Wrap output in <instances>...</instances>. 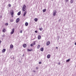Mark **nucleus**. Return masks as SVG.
Here are the masks:
<instances>
[{
  "label": "nucleus",
  "instance_id": "1",
  "mask_svg": "<svg viewBox=\"0 0 76 76\" xmlns=\"http://www.w3.org/2000/svg\"><path fill=\"white\" fill-rule=\"evenodd\" d=\"M26 5H24L23 6V7H22V10L23 12H25V11L26 10Z\"/></svg>",
  "mask_w": 76,
  "mask_h": 76
},
{
  "label": "nucleus",
  "instance_id": "2",
  "mask_svg": "<svg viewBox=\"0 0 76 76\" xmlns=\"http://www.w3.org/2000/svg\"><path fill=\"white\" fill-rule=\"evenodd\" d=\"M12 31L11 32V34H13V33H14V32L15 31V29L14 28H12Z\"/></svg>",
  "mask_w": 76,
  "mask_h": 76
},
{
  "label": "nucleus",
  "instance_id": "3",
  "mask_svg": "<svg viewBox=\"0 0 76 76\" xmlns=\"http://www.w3.org/2000/svg\"><path fill=\"white\" fill-rule=\"evenodd\" d=\"M57 13V11L56 10L53 13V16H56V13Z\"/></svg>",
  "mask_w": 76,
  "mask_h": 76
},
{
  "label": "nucleus",
  "instance_id": "4",
  "mask_svg": "<svg viewBox=\"0 0 76 76\" xmlns=\"http://www.w3.org/2000/svg\"><path fill=\"white\" fill-rule=\"evenodd\" d=\"M50 42L48 41L46 43V45H50Z\"/></svg>",
  "mask_w": 76,
  "mask_h": 76
},
{
  "label": "nucleus",
  "instance_id": "5",
  "mask_svg": "<svg viewBox=\"0 0 76 76\" xmlns=\"http://www.w3.org/2000/svg\"><path fill=\"white\" fill-rule=\"evenodd\" d=\"M13 48V45L11 44L10 45V48L12 49V48Z\"/></svg>",
  "mask_w": 76,
  "mask_h": 76
},
{
  "label": "nucleus",
  "instance_id": "6",
  "mask_svg": "<svg viewBox=\"0 0 76 76\" xmlns=\"http://www.w3.org/2000/svg\"><path fill=\"white\" fill-rule=\"evenodd\" d=\"M10 14L11 15H13V14H14V12L13 11V10L12 11V12H10Z\"/></svg>",
  "mask_w": 76,
  "mask_h": 76
},
{
  "label": "nucleus",
  "instance_id": "7",
  "mask_svg": "<svg viewBox=\"0 0 76 76\" xmlns=\"http://www.w3.org/2000/svg\"><path fill=\"white\" fill-rule=\"evenodd\" d=\"M51 56V55L50 54H48L47 56V58H50V57Z\"/></svg>",
  "mask_w": 76,
  "mask_h": 76
},
{
  "label": "nucleus",
  "instance_id": "8",
  "mask_svg": "<svg viewBox=\"0 0 76 76\" xmlns=\"http://www.w3.org/2000/svg\"><path fill=\"white\" fill-rule=\"evenodd\" d=\"M27 13V12L26 11H25L24 13V14L23 15V16L24 17L25 16V15H26V13Z\"/></svg>",
  "mask_w": 76,
  "mask_h": 76
},
{
  "label": "nucleus",
  "instance_id": "9",
  "mask_svg": "<svg viewBox=\"0 0 76 76\" xmlns=\"http://www.w3.org/2000/svg\"><path fill=\"white\" fill-rule=\"evenodd\" d=\"M19 21V18H18L16 20V23H18Z\"/></svg>",
  "mask_w": 76,
  "mask_h": 76
},
{
  "label": "nucleus",
  "instance_id": "10",
  "mask_svg": "<svg viewBox=\"0 0 76 76\" xmlns=\"http://www.w3.org/2000/svg\"><path fill=\"white\" fill-rule=\"evenodd\" d=\"M41 38V36L40 35H39L38 36V39H40Z\"/></svg>",
  "mask_w": 76,
  "mask_h": 76
},
{
  "label": "nucleus",
  "instance_id": "11",
  "mask_svg": "<svg viewBox=\"0 0 76 76\" xmlns=\"http://www.w3.org/2000/svg\"><path fill=\"white\" fill-rule=\"evenodd\" d=\"M23 46L24 48H25L26 47V44H24L23 45Z\"/></svg>",
  "mask_w": 76,
  "mask_h": 76
},
{
  "label": "nucleus",
  "instance_id": "12",
  "mask_svg": "<svg viewBox=\"0 0 76 76\" xmlns=\"http://www.w3.org/2000/svg\"><path fill=\"white\" fill-rule=\"evenodd\" d=\"M20 13H21V11H20L18 13V16H19V15H20Z\"/></svg>",
  "mask_w": 76,
  "mask_h": 76
},
{
  "label": "nucleus",
  "instance_id": "13",
  "mask_svg": "<svg viewBox=\"0 0 76 76\" xmlns=\"http://www.w3.org/2000/svg\"><path fill=\"white\" fill-rule=\"evenodd\" d=\"M6 51V49H4L2 50V53H4Z\"/></svg>",
  "mask_w": 76,
  "mask_h": 76
},
{
  "label": "nucleus",
  "instance_id": "14",
  "mask_svg": "<svg viewBox=\"0 0 76 76\" xmlns=\"http://www.w3.org/2000/svg\"><path fill=\"white\" fill-rule=\"evenodd\" d=\"M34 21L35 22H37L38 21V18H35L34 19Z\"/></svg>",
  "mask_w": 76,
  "mask_h": 76
},
{
  "label": "nucleus",
  "instance_id": "15",
  "mask_svg": "<svg viewBox=\"0 0 76 76\" xmlns=\"http://www.w3.org/2000/svg\"><path fill=\"white\" fill-rule=\"evenodd\" d=\"M44 50V48H41L40 49V51H43Z\"/></svg>",
  "mask_w": 76,
  "mask_h": 76
},
{
  "label": "nucleus",
  "instance_id": "16",
  "mask_svg": "<svg viewBox=\"0 0 76 76\" xmlns=\"http://www.w3.org/2000/svg\"><path fill=\"white\" fill-rule=\"evenodd\" d=\"M2 31L3 32H6V29L4 28L3 29Z\"/></svg>",
  "mask_w": 76,
  "mask_h": 76
},
{
  "label": "nucleus",
  "instance_id": "17",
  "mask_svg": "<svg viewBox=\"0 0 76 76\" xmlns=\"http://www.w3.org/2000/svg\"><path fill=\"white\" fill-rule=\"evenodd\" d=\"M27 51H32V49H28Z\"/></svg>",
  "mask_w": 76,
  "mask_h": 76
},
{
  "label": "nucleus",
  "instance_id": "18",
  "mask_svg": "<svg viewBox=\"0 0 76 76\" xmlns=\"http://www.w3.org/2000/svg\"><path fill=\"white\" fill-rule=\"evenodd\" d=\"M40 48V45H38L37 47V49H39V48Z\"/></svg>",
  "mask_w": 76,
  "mask_h": 76
},
{
  "label": "nucleus",
  "instance_id": "19",
  "mask_svg": "<svg viewBox=\"0 0 76 76\" xmlns=\"http://www.w3.org/2000/svg\"><path fill=\"white\" fill-rule=\"evenodd\" d=\"M25 25L26 26H28V23L27 22H26L25 23Z\"/></svg>",
  "mask_w": 76,
  "mask_h": 76
},
{
  "label": "nucleus",
  "instance_id": "20",
  "mask_svg": "<svg viewBox=\"0 0 76 76\" xmlns=\"http://www.w3.org/2000/svg\"><path fill=\"white\" fill-rule=\"evenodd\" d=\"M43 12H46V9L43 10Z\"/></svg>",
  "mask_w": 76,
  "mask_h": 76
},
{
  "label": "nucleus",
  "instance_id": "21",
  "mask_svg": "<svg viewBox=\"0 0 76 76\" xmlns=\"http://www.w3.org/2000/svg\"><path fill=\"white\" fill-rule=\"evenodd\" d=\"M40 31H42L43 30V29L42 28H39Z\"/></svg>",
  "mask_w": 76,
  "mask_h": 76
},
{
  "label": "nucleus",
  "instance_id": "22",
  "mask_svg": "<svg viewBox=\"0 0 76 76\" xmlns=\"http://www.w3.org/2000/svg\"><path fill=\"white\" fill-rule=\"evenodd\" d=\"M66 61V62H69L70 61V59H69L67 60Z\"/></svg>",
  "mask_w": 76,
  "mask_h": 76
},
{
  "label": "nucleus",
  "instance_id": "23",
  "mask_svg": "<svg viewBox=\"0 0 76 76\" xmlns=\"http://www.w3.org/2000/svg\"><path fill=\"white\" fill-rule=\"evenodd\" d=\"M71 3H73V0H71L70 1Z\"/></svg>",
  "mask_w": 76,
  "mask_h": 76
},
{
  "label": "nucleus",
  "instance_id": "24",
  "mask_svg": "<svg viewBox=\"0 0 76 76\" xmlns=\"http://www.w3.org/2000/svg\"><path fill=\"white\" fill-rule=\"evenodd\" d=\"M10 22H13V19L11 20H10Z\"/></svg>",
  "mask_w": 76,
  "mask_h": 76
},
{
  "label": "nucleus",
  "instance_id": "25",
  "mask_svg": "<svg viewBox=\"0 0 76 76\" xmlns=\"http://www.w3.org/2000/svg\"><path fill=\"white\" fill-rule=\"evenodd\" d=\"M33 45H34V44H31V47H33Z\"/></svg>",
  "mask_w": 76,
  "mask_h": 76
},
{
  "label": "nucleus",
  "instance_id": "26",
  "mask_svg": "<svg viewBox=\"0 0 76 76\" xmlns=\"http://www.w3.org/2000/svg\"><path fill=\"white\" fill-rule=\"evenodd\" d=\"M8 6H9V7H11V4H8Z\"/></svg>",
  "mask_w": 76,
  "mask_h": 76
},
{
  "label": "nucleus",
  "instance_id": "27",
  "mask_svg": "<svg viewBox=\"0 0 76 76\" xmlns=\"http://www.w3.org/2000/svg\"><path fill=\"white\" fill-rule=\"evenodd\" d=\"M34 45H35V44H36V43H35V41L34 42Z\"/></svg>",
  "mask_w": 76,
  "mask_h": 76
},
{
  "label": "nucleus",
  "instance_id": "28",
  "mask_svg": "<svg viewBox=\"0 0 76 76\" xmlns=\"http://www.w3.org/2000/svg\"><path fill=\"white\" fill-rule=\"evenodd\" d=\"M35 33H37L38 32V31H35Z\"/></svg>",
  "mask_w": 76,
  "mask_h": 76
},
{
  "label": "nucleus",
  "instance_id": "29",
  "mask_svg": "<svg viewBox=\"0 0 76 76\" xmlns=\"http://www.w3.org/2000/svg\"><path fill=\"white\" fill-rule=\"evenodd\" d=\"M5 25H6L7 26V25H8V23H6L5 24Z\"/></svg>",
  "mask_w": 76,
  "mask_h": 76
},
{
  "label": "nucleus",
  "instance_id": "30",
  "mask_svg": "<svg viewBox=\"0 0 76 76\" xmlns=\"http://www.w3.org/2000/svg\"><path fill=\"white\" fill-rule=\"evenodd\" d=\"M42 62H39V64H42Z\"/></svg>",
  "mask_w": 76,
  "mask_h": 76
},
{
  "label": "nucleus",
  "instance_id": "31",
  "mask_svg": "<svg viewBox=\"0 0 76 76\" xmlns=\"http://www.w3.org/2000/svg\"><path fill=\"white\" fill-rule=\"evenodd\" d=\"M69 1V0H66V2H67Z\"/></svg>",
  "mask_w": 76,
  "mask_h": 76
},
{
  "label": "nucleus",
  "instance_id": "32",
  "mask_svg": "<svg viewBox=\"0 0 76 76\" xmlns=\"http://www.w3.org/2000/svg\"><path fill=\"white\" fill-rule=\"evenodd\" d=\"M20 33H22V30L20 31Z\"/></svg>",
  "mask_w": 76,
  "mask_h": 76
},
{
  "label": "nucleus",
  "instance_id": "33",
  "mask_svg": "<svg viewBox=\"0 0 76 76\" xmlns=\"http://www.w3.org/2000/svg\"><path fill=\"white\" fill-rule=\"evenodd\" d=\"M36 69H37V70H38V67H37L36 68Z\"/></svg>",
  "mask_w": 76,
  "mask_h": 76
},
{
  "label": "nucleus",
  "instance_id": "34",
  "mask_svg": "<svg viewBox=\"0 0 76 76\" xmlns=\"http://www.w3.org/2000/svg\"><path fill=\"white\" fill-rule=\"evenodd\" d=\"M56 49H58V47H56Z\"/></svg>",
  "mask_w": 76,
  "mask_h": 76
},
{
  "label": "nucleus",
  "instance_id": "35",
  "mask_svg": "<svg viewBox=\"0 0 76 76\" xmlns=\"http://www.w3.org/2000/svg\"><path fill=\"white\" fill-rule=\"evenodd\" d=\"M75 45H76V42L75 43Z\"/></svg>",
  "mask_w": 76,
  "mask_h": 76
},
{
  "label": "nucleus",
  "instance_id": "36",
  "mask_svg": "<svg viewBox=\"0 0 76 76\" xmlns=\"http://www.w3.org/2000/svg\"><path fill=\"white\" fill-rule=\"evenodd\" d=\"M12 17H13V15H12Z\"/></svg>",
  "mask_w": 76,
  "mask_h": 76
},
{
  "label": "nucleus",
  "instance_id": "37",
  "mask_svg": "<svg viewBox=\"0 0 76 76\" xmlns=\"http://www.w3.org/2000/svg\"><path fill=\"white\" fill-rule=\"evenodd\" d=\"M33 72H35V71H33Z\"/></svg>",
  "mask_w": 76,
  "mask_h": 76
},
{
  "label": "nucleus",
  "instance_id": "38",
  "mask_svg": "<svg viewBox=\"0 0 76 76\" xmlns=\"http://www.w3.org/2000/svg\"><path fill=\"white\" fill-rule=\"evenodd\" d=\"M52 0V1H53V0Z\"/></svg>",
  "mask_w": 76,
  "mask_h": 76
}]
</instances>
